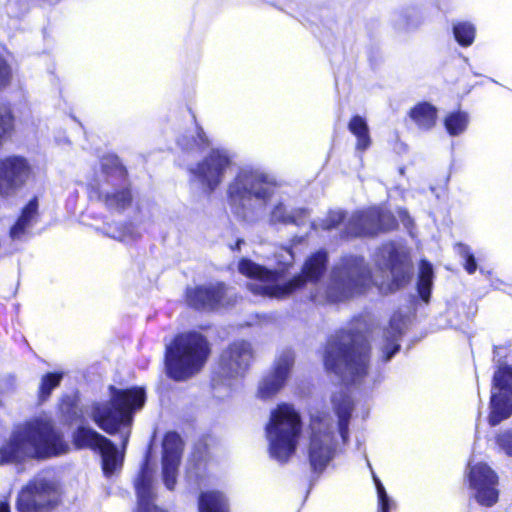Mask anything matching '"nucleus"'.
Segmentation results:
<instances>
[{"mask_svg": "<svg viewBox=\"0 0 512 512\" xmlns=\"http://www.w3.org/2000/svg\"><path fill=\"white\" fill-rule=\"evenodd\" d=\"M374 262L390 282L373 279L363 257L345 255L333 267L327 287L311 293V301L318 305L341 302L362 293L371 283L379 286L383 292H392L405 286L411 279L412 264L409 256L395 243L383 244L376 252Z\"/></svg>", "mask_w": 512, "mask_h": 512, "instance_id": "f257e3e1", "label": "nucleus"}, {"mask_svg": "<svg viewBox=\"0 0 512 512\" xmlns=\"http://www.w3.org/2000/svg\"><path fill=\"white\" fill-rule=\"evenodd\" d=\"M276 257L281 267L275 270L268 269L247 258L240 260L238 270L242 275L250 278L247 288L254 295L285 299L302 288L307 281H317L325 273L328 264L327 251L320 249L305 261L300 274L283 282L284 271L293 264L294 254L291 248L283 247Z\"/></svg>", "mask_w": 512, "mask_h": 512, "instance_id": "f03ea898", "label": "nucleus"}, {"mask_svg": "<svg viewBox=\"0 0 512 512\" xmlns=\"http://www.w3.org/2000/svg\"><path fill=\"white\" fill-rule=\"evenodd\" d=\"M69 445L48 419L36 417L16 425L0 446V466L21 464L66 453Z\"/></svg>", "mask_w": 512, "mask_h": 512, "instance_id": "7ed1b4c3", "label": "nucleus"}, {"mask_svg": "<svg viewBox=\"0 0 512 512\" xmlns=\"http://www.w3.org/2000/svg\"><path fill=\"white\" fill-rule=\"evenodd\" d=\"M354 327L341 330L328 340L324 354L327 371L335 374L345 384L360 382L368 372L370 346L366 335Z\"/></svg>", "mask_w": 512, "mask_h": 512, "instance_id": "20e7f679", "label": "nucleus"}, {"mask_svg": "<svg viewBox=\"0 0 512 512\" xmlns=\"http://www.w3.org/2000/svg\"><path fill=\"white\" fill-rule=\"evenodd\" d=\"M272 177L252 168H241L227 187V199L234 215L246 223H257L275 197Z\"/></svg>", "mask_w": 512, "mask_h": 512, "instance_id": "39448f33", "label": "nucleus"}, {"mask_svg": "<svg viewBox=\"0 0 512 512\" xmlns=\"http://www.w3.org/2000/svg\"><path fill=\"white\" fill-rule=\"evenodd\" d=\"M88 192L91 199L118 213L130 208L134 200L127 169L116 155L101 158L100 170L88 183Z\"/></svg>", "mask_w": 512, "mask_h": 512, "instance_id": "423d86ee", "label": "nucleus"}, {"mask_svg": "<svg viewBox=\"0 0 512 512\" xmlns=\"http://www.w3.org/2000/svg\"><path fill=\"white\" fill-rule=\"evenodd\" d=\"M210 348L206 338L198 332L177 335L166 346L165 365L167 375L176 380H185L198 373L208 359Z\"/></svg>", "mask_w": 512, "mask_h": 512, "instance_id": "0eeeda50", "label": "nucleus"}, {"mask_svg": "<svg viewBox=\"0 0 512 512\" xmlns=\"http://www.w3.org/2000/svg\"><path fill=\"white\" fill-rule=\"evenodd\" d=\"M110 391V401L93 403L88 414L100 429L115 434L121 426H130L133 412L143 407L146 396L138 387L123 390L110 386Z\"/></svg>", "mask_w": 512, "mask_h": 512, "instance_id": "6e6552de", "label": "nucleus"}, {"mask_svg": "<svg viewBox=\"0 0 512 512\" xmlns=\"http://www.w3.org/2000/svg\"><path fill=\"white\" fill-rule=\"evenodd\" d=\"M301 430V419L294 408L288 404L278 405L266 425L271 457L280 463L287 462L296 451Z\"/></svg>", "mask_w": 512, "mask_h": 512, "instance_id": "1a4fd4ad", "label": "nucleus"}, {"mask_svg": "<svg viewBox=\"0 0 512 512\" xmlns=\"http://www.w3.org/2000/svg\"><path fill=\"white\" fill-rule=\"evenodd\" d=\"M129 437V429L121 432L122 452L120 453L111 440L89 426L80 425L73 433V441L77 448H89L100 454L102 469L106 476L112 475L122 466Z\"/></svg>", "mask_w": 512, "mask_h": 512, "instance_id": "9d476101", "label": "nucleus"}, {"mask_svg": "<svg viewBox=\"0 0 512 512\" xmlns=\"http://www.w3.org/2000/svg\"><path fill=\"white\" fill-rule=\"evenodd\" d=\"M310 430L308 448L310 465L315 472H322L335 453V425L332 417L327 413L312 415Z\"/></svg>", "mask_w": 512, "mask_h": 512, "instance_id": "9b49d317", "label": "nucleus"}, {"mask_svg": "<svg viewBox=\"0 0 512 512\" xmlns=\"http://www.w3.org/2000/svg\"><path fill=\"white\" fill-rule=\"evenodd\" d=\"M60 493L56 483L42 477L30 481L19 493V512H50L59 503Z\"/></svg>", "mask_w": 512, "mask_h": 512, "instance_id": "f8f14e48", "label": "nucleus"}, {"mask_svg": "<svg viewBox=\"0 0 512 512\" xmlns=\"http://www.w3.org/2000/svg\"><path fill=\"white\" fill-rule=\"evenodd\" d=\"M469 487L476 502L484 507H493L499 500V478L486 463H469L466 471Z\"/></svg>", "mask_w": 512, "mask_h": 512, "instance_id": "ddd939ff", "label": "nucleus"}, {"mask_svg": "<svg viewBox=\"0 0 512 512\" xmlns=\"http://www.w3.org/2000/svg\"><path fill=\"white\" fill-rule=\"evenodd\" d=\"M489 424L496 426L512 415V367L501 365L494 372Z\"/></svg>", "mask_w": 512, "mask_h": 512, "instance_id": "4468645a", "label": "nucleus"}, {"mask_svg": "<svg viewBox=\"0 0 512 512\" xmlns=\"http://www.w3.org/2000/svg\"><path fill=\"white\" fill-rule=\"evenodd\" d=\"M395 219L381 208H370L367 211L354 213L342 232V238L373 236L380 231L393 228Z\"/></svg>", "mask_w": 512, "mask_h": 512, "instance_id": "2eb2a0df", "label": "nucleus"}, {"mask_svg": "<svg viewBox=\"0 0 512 512\" xmlns=\"http://www.w3.org/2000/svg\"><path fill=\"white\" fill-rule=\"evenodd\" d=\"M231 165V155L226 149H212L198 164L189 168L190 173L211 193L223 181L227 168Z\"/></svg>", "mask_w": 512, "mask_h": 512, "instance_id": "dca6fc26", "label": "nucleus"}, {"mask_svg": "<svg viewBox=\"0 0 512 512\" xmlns=\"http://www.w3.org/2000/svg\"><path fill=\"white\" fill-rule=\"evenodd\" d=\"M32 166L19 155L0 159V197L9 198L18 193L29 181Z\"/></svg>", "mask_w": 512, "mask_h": 512, "instance_id": "f3484780", "label": "nucleus"}, {"mask_svg": "<svg viewBox=\"0 0 512 512\" xmlns=\"http://www.w3.org/2000/svg\"><path fill=\"white\" fill-rule=\"evenodd\" d=\"M186 299L189 306L198 310H215L230 306L235 302V293L224 283L188 288Z\"/></svg>", "mask_w": 512, "mask_h": 512, "instance_id": "a211bd4d", "label": "nucleus"}, {"mask_svg": "<svg viewBox=\"0 0 512 512\" xmlns=\"http://www.w3.org/2000/svg\"><path fill=\"white\" fill-rule=\"evenodd\" d=\"M294 353L290 349L283 350L274 360L271 369L263 376L258 386V397L270 399L276 395L288 381L293 365Z\"/></svg>", "mask_w": 512, "mask_h": 512, "instance_id": "6ab92c4d", "label": "nucleus"}, {"mask_svg": "<svg viewBox=\"0 0 512 512\" xmlns=\"http://www.w3.org/2000/svg\"><path fill=\"white\" fill-rule=\"evenodd\" d=\"M253 360L251 344L247 341L232 343L221 354L220 367L229 377L243 376Z\"/></svg>", "mask_w": 512, "mask_h": 512, "instance_id": "aec40b11", "label": "nucleus"}, {"mask_svg": "<svg viewBox=\"0 0 512 512\" xmlns=\"http://www.w3.org/2000/svg\"><path fill=\"white\" fill-rule=\"evenodd\" d=\"M182 454V440L178 433L168 432L163 440L162 478L165 487L173 490Z\"/></svg>", "mask_w": 512, "mask_h": 512, "instance_id": "412c9836", "label": "nucleus"}, {"mask_svg": "<svg viewBox=\"0 0 512 512\" xmlns=\"http://www.w3.org/2000/svg\"><path fill=\"white\" fill-rule=\"evenodd\" d=\"M154 475L155 471L150 466L149 456L146 455L140 472L134 481L137 495L136 512H166L154 504L156 497Z\"/></svg>", "mask_w": 512, "mask_h": 512, "instance_id": "4be33fe9", "label": "nucleus"}, {"mask_svg": "<svg viewBox=\"0 0 512 512\" xmlns=\"http://www.w3.org/2000/svg\"><path fill=\"white\" fill-rule=\"evenodd\" d=\"M406 326L405 318L400 313H394L389 321V326L383 331V339L380 345L381 360L390 361L400 350V339Z\"/></svg>", "mask_w": 512, "mask_h": 512, "instance_id": "5701e85b", "label": "nucleus"}, {"mask_svg": "<svg viewBox=\"0 0 512 512\" xmlns=\"http://www.w3.org/2000/svg\"><path fill=\"white\" fill-rule=\"evenodd\" d=\"M310 212L306 208H292L287 206L281 200L275 203L268 214V220L271 225H295L303 226L307 223Z\"/></svg>", "mask_w": 512, "mask_h": 512, "instance_id": "b1692460", "label": "nucleus"}, {"mask_svg": "<svg viewBox=\"0 0 512 512\" xmlns=\"http://www.w3.org/2000/svg\"><path fill=\"white\" fill-rule=\"evenodd\" d=\"M335 412L338 416V431L344 443L349 436V421L353 410L352 400L345 394L334 395L332 398Z\"/></svg>", "mask_w": 512, "mask_h": 512, "instance_id": "393cba45", "label": "nucleus"}, {"mask_svg": "<svg viewBox=\"0 0 512 512\" xmlns=\"http://www.w3.org/2000/svg\"><path fill=\"white\" fill-rule=\"evenodd\" d=\"M38 212V200L36 197L31 199L22 209V212L16 223L10 228L9 236L12 240H22L27 230L32 226Z\"/></svg>", "mask_w": 512, "mask_h": 512, "instance_id": "a878e982", "label": "nucleus"}, {"mask_svg": "<svg viewBox=\"0 0 512 512\" xmlns=\"http://www.w3.org/2000/svg\"><path fill=\"white\" fill-rule=\"evenodd\" d=\"M100 230L104 235L127 244L141 237L139 229L131 222L107 223Z\"/></svg>", "mask_w": 512, "mask_h": 512, "instance_id": "bb28decb", "label": "nucleus"}, {"mask_svg": "<svg viewBox=\"0 0 512 512\" xmlns=\"http://www.w3.org/2000/svg\"><path fill=\"white\" fill-rule=\"evenodd\" d=\"M178 146L187 152H200L210 145L202 127L195 125L193 131L181 135L177 140Z\"/></svg>", "mask_w": 512, "mask_h": 512, "instance_id": "cd10ccee", "label": "nucleus"}, {"mask_svg": "<svg viewBox=\"0 0 512 512\" xmlns=\"http://www.w3.org/2000/svg\"><path fill=\"white\" fill-rule=\"evenodd\" d=\"M424 22L422 12L416 8H406L399 12L394 19V27L398 32H412Z\"/></svg>", "mask_w": 512, "mask_h": 512, "instance_id": "c85d7f7f", "label": "nucleus"}, {"mask_svg": "<svg viewBox=\"0 0 512 512\" xmlns=\"http://www.w3.org/2000/svg\"><path fill=\"white\" fill-rule=\"evenodd\" d=\"M410 117L420 129H431L437 119V109L428 102L417 104L411 111Z\"/></svg>", "mask_w": 512, "mask_h": 512, "instance_id": "c756f323", "label": "nucleus"}, {"mask_svg": "<svg viewBox=\"0 0 512 512\" xmlns=\"http://www.w3.org/2000/svg\"><path fill=\"white\" fill-rule=\"evenodd\" d=\"M199 512H228L226 496L219 491L202 492L198 501Z\"/></svg>", "mask_w": 512, "mask_h": 512, "instance_id": "7c9ffc66", "label": "nucleus"}, {"mask_svg": "<svg viewBox=\"0 0 512 512\" xmlns=\"http://www.w3.org/2000/svg\"><path fill=\"white\" fill-rule=\"evenodd\" d=\"M433 267L426 261L422 260L419 266V275L417 281V290L419 296L424 302H428L430 299L431 288L433 285Z\"/></svg>", "mask_w": 512, "mask_h": 512, "instance_id": "2f4dec72", "label": "nucleus"}, {"mask_svg": "<svg viewBox=\"0 0 512 512\" xmlns=\"http://www.w3.org/2000/svg\"><path fill=\"white\" fill-rule=\"evenodd\" d=\"M350 132L356 136L357 144L356 148L358 150H366L370 146V136H369V128L361 116H354L348 125Z\"/></svg>", "mask_w": 512, "mask_h": 512, "instance_id": "473e14b6", "label": "nucleus"}, {"mask_svg": "<svg viewBox=\"0 0 512 512\" xmlns=\"http://www.w3.org/2000/svg\"><path fill=\"white\" fill-rule=\"evenodd\" d=\"M469 123V116L467 113L457 111L450 113L444 120V125L451 136H458L462 134Z\"/></svg>", "mask_w": 512, "mask_h": 512, "instance_id": "72a5a7b5", "label": "nucleus"}, {"mask_svg": "<svg viewBox=\"0 0 512 512\" xmlns=\"http://www.w3.org/2000/svg\"><path fill=\"white\" fill-rule=\"evenodd\" d=\"M346 214L342 210H330L324 219L310 222L311 229L330 231L337 228L345 219Z\"/></svg>", "mask_w": 512, "mask_h": 512, "instance_id": "f704fd0d", "label": "nucleus"}, {"mask_svg": "<svg viewBox=\"0 0 512 512\" xmlns=\"http://www.w3.org/2000/svg\"><path fill=\"white\" fill-rule=\"evenodd\" d=\"M456 41L464 47L470 46L475 38V27L470 22H458L453 25Z\"/></svg>", "mask_w": 512, "mask_h": 512, "instance_id": "c9c22d12", "label": "nucleus"}, {"mask_svg": "<svg viewBox=\"0 0 512 512\" xmlns=\"http://www.w3.org/2000/svg\"><path fill=\"white\" fill-rule=\"evenodd\" d=\"M62 378V373H47L42 377L39 387V398L41 401H45L50 396L52 390L59 386Z\"/></svg>", "mask_w": 512, "mask_h": 512, "instance_id": "e433bc0d", "label": "nucleus"}, {"mask_svg": "<svg viewBox=\"0 0 512 512\" xmlns=\"http://www.w3.org/2000/svg\"><path fill=\"white\" fill-rule=\"evenodd\" d=\"M373 479L377 490L379 512H389L393 506V502L389 498L382 482L375 475Z\"/></svg>", "mask_w": 512, "mask_h": 512, "instance_id": "4c0bfd02", "label": "nucleus"}, {"mask_svg": "<svg viewBox=\"0 0 512 512\" xmlns=\"http://www.w3.org/2000/svg\"><path fill=\"white\" fill-rule=\"evenodd\" d=\"M457 250L460 256L464 259V268L469 274H473L477 269V263L474 255L471 253L470 248L464 244H458Z\"/></svg>", "mask_w": 512, "mask_h": 512, "instance_id": "58836bf2", "label": "nucleus"}, {"mask_svg": "<svg viewBox=\"0 0 512 512\" xmlns=\"http://www.w3.org/2000/svg\"><path fill=\"white\" fill-rule=\"evenodd\" d=\"M13 127V118L8 110L0 111V145L2 144L5 136L11 131Z\"/></svg>", "mask_w": 512, "mask_h": 512, "instance_id": "ea45409f", "label": "nucleus"}, {"mask_svg": "<svg viewBox=\"0 0 512 512\" xmlns=\"http://www.w3.org/2000/svg\"><path fill=\"white\" fill-rule=\"evenodd\" d=\"M496 442L508 456L512 457V429L500 433L496 438Z\"/></svg>", "mask_w": 512, "mask_h": 512, "instance_id": "a19ab883", "label": "nucleus"}, {"mask_svg": "<svg viewBox=\"0 0 512 512\" xmlns=\"http://www.w3.org/2000/svg\"><path fill=\"white\" fill-rule=\"evenodd\" d=\"M11 68L8 63L0 57V88L6 87L11 80Z\"/></svg>", "mask_w": 512, "mask_h": 512, "instance_id": "79ce46f5", "label": "nucleus"}, {"mask_svg": "<svg viewBox=\"0 0 512 512\" xmlns=\"http://www.w3.org/2000/svg\"><path fill=\"white\" fill-rule=\"evenodd\" d=\"M244 243L243 239H238L235 243V246H231L232 250H240L241 245Z\"/></svg>", "mask_w": 512, "mask_h": 512, "instance_id": "37998d69", "label": "nucleus"}, {"mask_svg": "<svg viewBox=\"0 0 512 512\" xmlns=\"http://www.w3.org/2000/svg\"><path fill=\"white\" fill-rule=\"evenodd\" d=\"M0 512H10L9 505L7 503H0Z\"/></svg>", "mask_w": 512, "mask_h": 512, "instance_id": "c03bdc74", "label": "nucleus"}, {"mask_svg": "<svg viewBox=\"0 0 512 512\" xmlns=\"http://www.w3.org/2000/svg\"><path fill=\"white\" fill-rule=\"evenodd\" d=\"M402 213H403V214L405 215V217L407 218V220H406V219L403 217V218H402V221L404 222V224H405V225H408V224L411 222L410 216H408V214H407V212H406V211H404V212H402Z\"/></svg>", "mask_w": 512, "mask_h": 512, "instance_id": "a18cd8bd", "label": "nucleus"}, {"mask_svg": "<svg viewBox=\"0 0 512 512\" xmlns=\"http://www.w3.org/2000/svg\"><path fill=\"white\" fill-rule=\"evenodd\" d=\"M11 6H12V1L10 0L8 3V10H11Z\"/></svg>", "mask_w": 512, "mask_h": 512, "instance_id": "49530a36", "label": "nucleus"}, {"mask_svg": "<svg viewBox=\"0 0 512 512\" xmlns=\"http://www.w3.org/2000/svg\"><path fill=\"white\" fill-rule=\"evenodd\" d=\"M298 242H301L303 240V237L295 238Z\"/></svg>", "mask_w": 512, "mask_h": 512, "instance_id": "de8ad7c7", "label": "nucleus"}]
</instances>
